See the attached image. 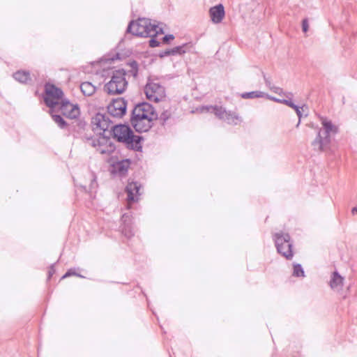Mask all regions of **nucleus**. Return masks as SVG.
Instances as JSON below:
<instances>
[{
	"label": "nucleus",
	"instance_id": "obj_1",
	"mask_svg": "<svg viewBox=\"0 0 357 357\" xmlns=\"http://www.w3.org/2000/svg\"><path fill=\"white\" fill-rule=\"evenodd\" d=\"M158 114L153 107L146 102L137 104L132 109L130 123L137 132H146L153 126Z\"/></svg>",
	"mask_w": 357,
	"mask_h": 357
},
{
	"label": "nucleus",
	"instance_id": "obj_2",
	"mask_svg": "<svg viewBox=\"0 0 357 357\" xmlns=\"http://www.w3.org/2000/svg\"><path fill=\"white\" fill-rule=\"evenodd\" d=\"M112 132L114 137L118 142L123 143L126 148L136 151H142V141L144 138L142 136L134 135L128 126L114 125L112 126Z\"/></svg>",
	"mask_w": 357,
	"mask_h": 357
},
{
	"label": "nucleus",
	"instance_id": "obj_3",
	"mask_svg": "<svg viewBox=\"0 0 357 357\" xmlns=\"http://www.w3.org/2000/svg\"><path fill=\"white\" fill-rule=\"evenodd\" d=\"M321 128L317 129L315 139L311 142L313 149L316 151L328 153L331 148V133L335 132V126L332 121L326 117H321Z\"/></svg>",
	"mask_w": 357,
	"mask_h": 357
},
{
	"label": "nucleus",
	"instance_id": "obj_4",
	"mask_svg": "<svg viewBox=\"0 0 357 357\" xmlns=\"http://www.w3.org/2000/svg\"><path fill=\"white\" fill-rule=\"evenodd\" d=\"M127 32L138 37H155L162 32L156 24H151L147 18H139L136 22L131 21L127 28Z\"/></svg>",
	"mask_w": 357,
	"mask_h": 357
},
{
	"label": "nucleus",
	"instance_id": "obj_5",
	"mask_svg": "<svg viewBox=\"0 0 357 357\" xmlns=\"http://www.w3.org/2000/svg\"><path fill=\"white\" fill-rule=\"evenodd\" d=\"M84 142L94 147L101 154L110 155L115 151V146L109 136L100 133L97 136L84 135L82 137Z\"/></svg>",
	"mask_w": 357,
	"mask_h": 357
},
{
	"label": "nucleus",
	"instance_id": "obj_6",
	"mask_svg": "<svg viewBox=\"0 0 357 357\" xmlns=\"http://www.w3.org/2000/svg\"><path fill=\"white\" fill-rule=\"evenodd\" d=\"M126 75V72L123 69L114 71L111 80L105 85L104 90L110 95L123 93L128 86Z\"/></svg>",
	"mask_w": 357,
	"mask_h": 357
},
{
	"label": "nucleus",
	"instance_id": "obj_7",
	"mask_svg": "<svg viewBox=\"0 0 357 357\" xmlns=\"http://www.w3.org/2000/svg\"><path fill=\"white\" fill-rule=\"evenodd\" d=\"M277 252L287 260L294 257L293 241L288 233L277 232L273 236Z\"/></svg>",
	"mask_w": 357,
	"mask_h": 357
},
{
	"label": "nucleus",
	"instance_id": "obj_8",
	"mask_svg": "<svg viewBox=\"0 0 357 357\" xmlns=\"http://www.w3.org/2000/svg\"><path fill=\"white\" fill-rule=\"evenodd\" d=\"M46 96L44 98L45 105L50 108V112H54L59 105V100L63 94L62 90L54 84H46L45 86Z\"/></svg>",
	"mask_w": 357,
	"mask_h": 357
},
{
	"label": "nucleus",
	"instance_id": "obj_9",
	"mask_svg": "<svg viewBox=\"0 0 357 357\" xmlns=\"http://www.w3.org/2000/svg\"><path fill=\"white\" fill-rule=\"evenodd\" d=\"M202 110L214 113L216 116L220 119H223L229 124L237 125L241 121V117L235 112L231 111L227 112L222 107L206 106L203 107Z\"/></svg>",
	"mask_w": 357,
	"mask_h": 357
},
{
	"label": "nucleus",
	"instance_id": "obj_10",
	"mask_svg": "<svg viewBox=\"0 0 357 357\" xmlns=\"http://www.w3.org/2000/svg\"><path fill=\"white\" fill-rule=\"evenodd\" d=\"M144 93L147 99L151 101L159 102L165 97V90L164 86L159 83L155 82L151 78H149L144 87Z\"/></svg>",
	"mask_w": 357,
	"mask_h": 357
},
{
	"label": "nucleus",
	"instance_id": "obj_11",
	"mask_svg": "<svg viewBox=\"0 0 357 357\" xmlns=\"http://www.w3.org/2000/svg\"><path fill=\"white\" fill-rule=\"evenodd\" d=\"M109 116L108 114L97 113L91 119L93 130L95 131L102 130L104 135L109 131L110 134L112 131V126L114 125Z\"/></svg>",
	"mask_w": 357,
	"mask_h": 357
},
{
	"label": "nucleus",
	"instance_id": "obj_12",
	"mask_svg": "<svg viewBox=\"0 0 357 357\" xmlns=\"http://www.w3.org/2000/svg\"><path fill=\"white\" fill-rule=\"evenodd\" d=\"M54 112H60L63 116L71 119L78 118L80 114L78 105H74L68 100H61Z\"/></svg>",
	"mask_w": 357,
	"mask_h": 357
},
{
	"label": "nucleus",
	"instance_id": "obj_13",
	"mask_svg": "<svg viewBox=\"0 0 357 357\" xmlns=\"http://www.w3.org/2000/svg\"><path fill=\"white\" fill-rule=\"evenodd\" d=\"M127 102L123 98L113 99L107 106V114L112 117H122L126 112Z\"/></svg>",
	"mask_w": 357,
	"mask_h": 357
},
{
	"label": "nucleus",
	"instance_id": "obj_14",
	"mask_svg": "<svg viewBox=\"0 0 357 357\" xmlns=\"http://www.w3.org/2000/svg\"><path fill=\"white\" fill-rule=\"evenodd\" d=\"M141 187V184L135 181L129 182L127 184L126 187V192L128 196V205H130L131 203L137 202L139 200V196L141 195L139 192Z\"/></svg>",
	"mask_w": 357,
	"mask_h": 357
},
{
	"label": "nucleus",
	"instance_id": "obj_15",
	"mask_svg": "<svg viewBox=\"0 0 357 357\" xmlns=\"http://www.w3.org/2000/svg\"><path fill=\"white\" fill-rule=\"evenodd\" d=\"M209 14L211 21L215 24L220 23L225 15V8L222 4L211 7L209 10Z\"/></svg>",
	"mask_w": 357,
	"mask_h": 357
},
{
	"label": "nucleus",
	"instance_id": "obj_16",
	"mask_svg": "<svg viewBox=\"0 0 357 357\" xmlns=\"http://www.w3.org/2000/svg\"><path fill=\"white\" fill-rule=\"evenodd\" d=\"M130 161L128 159L122 160L114 163L112 166L113 172L119 176H125L130 167Z\"/></svg>",
	"mask_w": 357,
	"mask_h": 357
},
{
	"label": "nucleus",
	"instance_id": "obj_17",
	"mask_svg": "<svg viewBox=\"0 0 357 357\" xmlns=\"http://www.w3.org/2000/svg\"><path fill=\"white\" fill-rule=\"evenodd\" d=\"M121 220L123 222L122 227V234L128 238L132 237L135 234L133 227L130 222H127L128 220H130L129 215L127 213H124L122 215Z\"/></svg>",
	"mask_w": 357,
	"mask_h": 357
},
{
	"label": "nucleus",
	"instance_id": "obj_18",
	"mask_svg": "<svg viewBox=\"0 0 357 357\" xmlns=\"http://www.w3.org/2000/svg\"><path fill=\"white\" fill-rule=\"evenodd\" d=\"M343 282L344 278L336 271V292L341 298H345L348 294L349 287L347 286L343 289Z\"/></svg>",
	"mask_w": 357,
	"mask_h": 357
},
{
	"label": "nucleus",
	"instance_id": "obj_19",
	"mask_svg": "<svg viewBox=\"0 0 357 357\" xmlns=\"http://www.w3.org/2000/svg\"><path fill=\"white\" fill-rule=\"evenodd\" d=\"M13 77L16 81L22 84H26L31 80L29 72L25 70H18L13 73Z\"/></svg>",
	"mask_w": 357,
	"mask_h": 357
},
{
	"label": "nucleus",
	"instance_id": "obj_20",
	"mask_svg": "<svg viewBox=\"0 0 357 357\" xmlns=\"http://www.w3.org/2000/svg\"><path fill=\"white\" fill-rule=\"evenodd\" d=\"M80 90L86 96H92L96 91V87L89 82H84L80 84Z\"/></svg>",
	"mask_w": 357,
	"mask_h": 357
},
{
	"label": "nucleus",
	"instance_id": "obj_21",
	"mask_svg": "<svg viewBox=\"0 0 357 357\" xmlns=\"http://www.w3.org/2000/svg\"><path fill=\"white\" fill-rule=\"evenodd\" d=\"M190 43H185L179 46L171 48V52L172 55H182L187 52H189L191 48Z\"/></svg>",
	"mask_w": 357,
	"mask_h": 357
},
{
	"label": "nucleus",
	"instance_id": "obj_22",
	"mask_svg": "<svg viewBox=\"0 0 357 357\" xmlns=\"http://www.w3.org/2000/svg\"><path fill=\"white\" fill-rule=\"evenodd\" d=\"M284 105L289 106V107L294 109L298 117V122L296 125V127H298L301 123V119L303 116L301 110H303V107H305V105H303L302 107H299L294 103L292 100H284Z\"/></svg>",
	"mask_w": 357,
	"mask_h": 357
},
{
	"label": "nucleus",
	"instance_id": "obj_23",
	"mask_svg": "<svg viewBox=\"0 0 357 357\" xmlns=\"http://www.w3.org/2000/svg\"><path fill=\"white\" fill-rule=\"evenodd\" d=\"M265 93L262 91H255L251 92H245L241 94V97L245 99H252L255 98H262L265 96Z\"/></svg>",
	"mask_w": 357,
	"mask_h": 357
},
{
	"label": "nucleus",
	"instance_id": "obj_24",
	"mask_svg": "<svg viewBox=\"0 0 357 357\" xmlns=\"http://www.w3.org/2000/svg\"><path fill=\"white\" fill-rule=\"evenodd\" d=\"M54 112L52 113L50 112L54 121L59 126V127L61 129L66 128L67 126L66 121L62 118V116L59 114H54Z\"/></svg>",
	"mask_w": 357,
	"mask_h": 357
},
{
	"label": "nucleus",
	"instance_id": "obj_25",
	"mask_svg": "<svg viewBox=\"0 0 357 357\" xmlns=\"http://www.w3.org/2000/svg\"><path fill=\"white\" fill-rule=\"evenodd\" d=\"M264 82L266 86L274 93L281 95L282 93V89L278 86H275L272 85L271 79L268 77H266L265 75H264Z\"/></svg>",
	"mask_w": 357,
	"mask_h": 357
},
{
	"label": "nucleus",
	"instance_id": "obj_26",
	"mask_svg": "<svg viewBox=\"0 0 357 357\" xmlns=\"http://www.w3.org/2000/svg\"><path fill=\"white\" fill-rule=\"evenodd\" d=\"M280 96H283L286 98L281 99V98H274V97H270V99L274 100L275 102L284 104V100H292V98L294 96V95L291 92H284L283 91Z\"/></svg>",
	"mask_w": 357,
	"mask_h": 357
},
{
	"label": "nucleus",
	"instance_id": "obj_27",
	"mask_svg": "<svg viewBox=\"0 0 357 357\" xmlns=\"http://www.w3.org/2000/svg\"><path fill=\"white\" fill-rule=\"evenodd\" d=\"M130 70H128V74L136 78L138 74V63L136 61H132L128 63Z\"/></svg>",
	"mask_w": 357,
	"mask_h": 357
},
{
	"label": "nucleus",
	"instance_id": "obj_28",
	"mask_svg": "<svg viewBox=\"0 0 357 357\" xmlns=\"http://www.w3.org/2000/svg\"><path fill=\"white\" fill-rule=\"evenodd\" d=\"M293 275L294 277H305V272L300 264H294Z\"/></svg>",
	"mask_w": 357,
	"mask_h": 357
},
{
	"label": "nucleus",
	"instance_id": "obj_29",
	"mask_svg": "<svg viewBox=\"0 0 357 357\" xmlns=\"http://www.w3.org/2000/svg\"><path fill=\"white\" fill-rule=\"evenodd\" d=\"M171 117V112L168 110L164 111L159 116L158 120L162 126H165L167 121Z\"/></svg>",
	"mask_w": 357,
	"mask_h": 357
},
{
	"label": "nucleus",
	"instance_id": "obj_30",
	"mask_svg": "<svg viewBox=\"0 0 357 357\" xmlns=\"http://www.w3.org/2000/svg\"><path fill=\"white\" fill-rule=\"evenodd\" d=\"M151 40H149V46L151 47H156L160 45V42L158 41L154 37H151Z\"/></svg>",
	"mask_w": 357,
	"mask_h": 357
},
{
	"label": "nucleus",
	"instance_id": "obj_31",
	"mask_svg": "<svg viewBox=\"0 0 357 357\" xmlns=\"http://www.w3.org/2000/svg\"><path fill=\"white\" fill-rule=\"evenodd\" d=\"M70 275H77L78 277H83L82 275H79V274H77L75 273V272L73 270V269H69L66 273V274L62 277V278H67V277H69Z\"/></svg>",
	"mask_w": 357,
	"mask_h": 357
},
{
	"label": "nucleus",
	"instance_id": "obj_32",
	"mask_svg": "<svg viewBox=\"0 0 357 357\" xmlns=\"http://www.w3.org/2000/svg\"><path fill=\"white\" fill-rule=\"evenodd\" d=\"M309 28L307 19H304L302 21V29L303 32H307Z\"/></svg>",
	"mask_w": 357,
	"mask_h": 357
},
{
	"label": "nucleus",
	"instance_id": "obj_33",
	"mask_svg": "<svg viewBox=\"0 0 357 357\" xmlns=\"http://www.w3.org/2000/svg\"><path fill=\"white\" fill-rule=\"evenodd\" d=\"M170 55H172L171 52V49H167L164 51H161L159 54L160 57L161 58Z\"/></svg>",
	"mask_w": 357,
	"mask_h": 357
},
{
	"label": "nucleus",
	"instance_id": "obj_34",
	"mask_svg": "<svg viewBox=\"0 0 357 357\" xmlns=\"http://www.w3.org/2000/svg\"><path fill=\"white\" fill-rule=\"evenodd\" d=\"M174 38V35L172 34H168V35H166L163 37L162 38V41L165 43H167L169 40H173Z\"/></svg>",
	"mask_w": 357,
	"mask_h": 357
},
{
	"label": "nucleus",
	"instance_id": "obj_35",
	"mask_svg": "<svg viewBox=\"0 0 357 357\" xmlns=\"http://www.w3.org/2000/svg\"><path fill=\"white\" fill-rule=\"evenodd\" d=\"M330 287H331V289H334L335 287V271L331 272Z\"/></svg>",
	"mask_w": 357,
	"mask_h": 357
},
{
	"label": "nucleus",
	"instance_id": "obj_36",
	"mask_svg": "<svg viewBox=\"0 0 357 357\" xmlns=\"http://www.w3.org/2000/svg\"><path fill=\"white\" fill-rule=\"evenodd\" d=\"M54 273H55L54 265L52 264L50 267L49 271H48V279H50L51 277L54 274Z\"/></svg>",
	"mask_w": 357,
	"mask_h": 357
},
{
	"label": "nucleus",
	"instance_id": "obj_37",
	"mask_svg": "<svg viewBox=\"0 0 357 357\" xmlns=\"http://www.w3.org/2000/svg\"><path fill=\"white\" fill-rule=\"evenodd\" d=\"M97 186V183H96V178L94 177L92 181H91V185H90V189L92 190L93 188H96Z\"/></svg>",
	"mask_w": 357,
	"mask_h": 357
},
{
	"label": "nucleus",
	"instance_id": "obj_38",
	"mask_svg": "<svg viewBox=\"0 0 357 357\" xmlns=\"http://www.w3.org/2000/svg\"><path fill=\"white\" fill-rule=\"evenodd\" d=\"M351 213H352L353 215L357 214V206L354 207V208L351 209Z\"/></svg>",
	"mask_w": 357,
	"mask_h": 357
}]
</instances>
